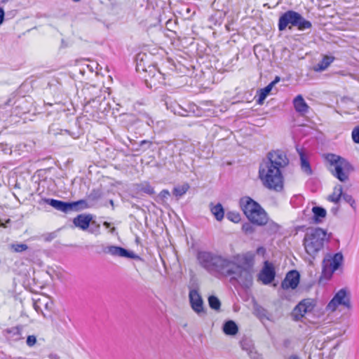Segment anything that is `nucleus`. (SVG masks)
Wrapping results in <instances>:
<instances>
[{
  "label": "nucleus",
  "mask_w": 359,
  "mask_h": 359,
  "mask_svg": "<svg viewBox=\"0 0 359 359\" xmlns=\"http://www.w3.org/2000/svg\"><path fill=\"white\" fill-rule=\"evenodd\" d=\"M255 255L251 252L233 256V264L229 271V276L236 280L243 287H250L253 282Z\"/></svg>",
  "instance_id": "f257e3e1"
},
{
  "label": "nucleus",
  "mask_w": 359,
  "mask_h": 359,
  "mask_svg": "<svg viewBox=\"0 0 359 359\" xmlns=\"http://www.w3.org/2000/svg\"><path fill=\"white\" fill-rule=\"evenodd\" d=\"M330 239V236L327 231L320 227L307 229L303 239V245L306 253L309 256L311 263L318 257Z\"/></svg>",
  "instance_id": "f03ea898"
},
{
  "label": "nucleus",
  "mask_w": 359,
  "mask_h": 359,
  "mask_svg": "<svg viewBox=\"0 0 359 359\" xmlns=\"http://www.w3.org/2000/svg\"><path fill=\"white\" fill-rule=\"evenodd\" d=\"M259 177L264 186L276 191L283 189V176L280 169L276 165L263 161L259 168Z\"/></svg>",
  "instance_id": "7ed1b4c3"
},
{
  "label": "nucleus",
  "mask_w": 359,
  "mask_h": 359,
  "mask_svg": "<svg viewBox=\"0 0 359 359\" xmlns=\"http://www.w3.org/2000/svg\"><path fill=\"white\" fill-rule=\"evenodd\" d=\"M240 206L249 221L258 225H265L268 222L267 214L261 205L249 196L240 200Z\"/></svg>",
  "instance_id": "20e7f679"
},
{
  "label": "nucleus",
  "mask_w": 359,
  "mask_h": 359,
  "mask_svg": "<svg viewBox=\"0 0 359 359\" xmlns=\"http://www.w3.org/2000/svg\"><path fill=\"white\" fill-rule=\"evenodd\" d=\"M287 27L290 29L296 27L299 31H305L312 27L311 21L304 18L299 13L288 10L283 13L278 19V30L284 31Z\"/></svg>",
  "instance_id": "39448f33"
},
{
  "label": "nucleus",
  "mask_w": 359,
  "mask_h": 359,
  "mask_svg": "<svg viewBox=\"0 0 359 359\" xmlns=\"http://www.w3.org/2000/svg\"><path fill=\"white\" fill-rule=\"evenodd\" d=\"M339 306L350 309L351 308V292L347 288L340 289L327 304V308L335 311Z\"/></svg>",
  "instance_id": "423d86ee"
},
{
  "label": "nucleus",
  "mask_w": 359,
  "mask_h": 359,
  "mask_svg": "<svg viewBox=\"0 0 359 359\" xmlns=\"http://www.w3.org/2000/svg\"><path fill=\"white\" fill-rule=\"evenodd\" d=\"M344 262V256L341 252H337L334 255H327L323 259V272L329 273L331 276L334 271L339 269Z\"/></svg>",
  "instance_id": "0eeeda50"
},
{
  "label": "nucleus",
  "mask_w": 359,
  "mask_h": 359,
  "mask_svg": "<svg viewBox=\"0 0 359 359\" xmlns=\"http://www.w3.org/2000/svg\"><path fill=\"white\" fill-rule=\"evenodd\" d=\"M233 264V257L231 259L217 254L215 264L212 268V273L210 274L216 276L217 274L229 276V271L231 270Z\"/></svg>",
  "instance_id": "6e6552de"
},
{
  "label": "nucleus",
  "mask_w": 359,
  "mask_h": 359,
  "mask_svg": "<svg viewBox=\"0 0 359 359\" xmlns=\"http://www.w3.org/2000/svg\"><path fill=\"white\" fill-rule=\"evenodd\" d=\"M264 161L269 164L276 165L280 170L286 167L289 163V159L287 158L285 153L281 150L269 152L267 158Z\"/></svg>",
  "instance_id": "1a4fd4ad"
},
{
  "label": "nucleus",
  "mask_w": 359,
  "mask_h": 359,
  "mask_svg": "<svg viewBox=\"0 0 359 359\" xmlns=\"http://www.w3.org/2000/svg\"><path fill=\"white\" fill-rule=\"evenodd\" d=\"M217 253L209 251H199L197 253V260L199 265L205 269L209 273H212V268Z\"/></svg>",
  "instance_id": "9d476101"
},
{
  "label": "nucleus",
  "mask_w": 359,
  "mask_h": 359,
  "mask_svg": "<svg viewBox=\"0 0 359 359\" xmlns=\"http://www.w3.org/2000/svg\"><path fill=\"white\" fill-rule=\"evenodd\" d=\"M276 276L275 268L272 263L265 261L264 266L258 274L257 280L264 285L271 283Z\"/></svg>",
  "instance_id": "9b49d317"
},
{
  "label": "nucleus",
  "mask_w": 359,
  "mask_h": 359,
  "mask_svg": "<svg viewBox=\"0 0 359 359\" xmlns=\"http://www.w3.org/2000/svg\"><path fill=\"white\" fill-rule=\"evenodd\" d=\"M142 58L140 60V62H137L136 69L138 72L142 71L145 72L148 74V77L151 79H155L156 77L157 80L159 82H161V79L163 81L165 80L164 74H162L159 69L156 68V67L154 65H149L146 68L144 67V65L142 64Z\"/></svg>",
  "instance_id": "f8f14e48"
},
{
  "label": "nucleus",
  "mask_w": 359,
  "mask_h": 359,
  "mask_svg": "<svg viewBox=\"0 0 359 359\" xmlns=\"http://www.w3.org/2000/svg\"><path fill=\"white\" fill-rule=\"evenodd\" d=\"M189 297L192 309L198 315L204 313L203 301L198 292L195 289L190 290Z\"/></svg>",
  "instance_id": "ddd939ff"
},
{
  "label": "nucleus",
  "mask_w": 359,
  "mask_h": 359,
  "mask_svg": "<svg viewBox=\"0 0 359 359\" xmlns=\"http://www.w3.org/2000/svg\"><path fill=\"white\" fill-rule=\"evenodd\" d=\"M299 278L300 275L297 271L292 270L289 271L281 283L282 288L284 290L295 289L299 285Z\"/></svg>",
  "instance_id": "4468645a"
},
{
  "label": "nucleus",
  "mask_w": 359,
  "mask_h": 359,
  "mask_svg": "<svg viewBox=\"0 0 359 359\" xmlns=\"http://www.w3.org/2000/svg\"><path fill=\"white\" fill-rule=\"evenodd\" d=\"M326 159L330 163H339L341 167H343L344 170L348 175L349 172L354 170L353 165L347 159L341 157L340 156L334 154H328L326 156Z\"/></svg>",
  "instance_id": "2eb2a0df"
},
{
  "label": "nucleus",
  "mask_w": 359,
  "mask_h": 359,
  "mask_svg": "<svg viewBox=\"0 0 359 359\" xmlns=\"http://www.w3.org/2000/svg\"><path fill=\"white\" fill-rule=\"evenodd\" d=\"M93 219V216L90 214H81L77 215L73 219V224L75 226L81 229L83 231L87 230L90 226V223Z\"/></svg>",
  "instance_id": "dca6fc26"
},
{
  "label": "nucleus",
  "mask_w": 359,
  "mask_h": 359,
  "mask_svg": "<svg viewBox=\"0 0 359 359\" xmlns=\"http://www.w3.org/2000/svg\"><path fill=\"white\" fill-rule=\"evenodd\" d=\"M44 202L56 209L57 210H60L63 212H68L70 211L69 202H65L54 198H45Z\"/></svg>",
  "instance_id": "f3484780"
},
{
  "label": "nucleus",
  "mask_w": 359,
  "mask_h": 359,
  "mask_svg": "<svg viewBox=\"0 0 359 359\" xmlns=\"http://www.w3.org/2000/svg\"><path fill=\"white\" fill-rule=\"evenodd\" d=\"M22 325H17L10 328H7L4 330L5 335L7 339L13 341H18L23 338L22 337Z\"/></svg>",
  "instance_id": "a211bd4d"
},
{
  "label": "nucleus",
  "mask_w": 359,
  "mask_h": 359,
  "mask_svg": "<svg viewBox=\"0 0 359 359\" xmlns=\"http://www.w3.org/2000/svg\"><path fill=\"white\" fill-rule=\"evenodd\" d=\"M293 104L295 110L301 114H305L309 111V107L301 95H298L294 99Z\"/></svg>",
  "instance_id": "6ab92c4d"
},
{
  "label": "nucleus",
  "mask_w": 359,
  "mask_h": 359,
  "mask_svg": "<svg viewBox=\"0 0 359 359\" xmlns=\"http://www.w3.org/2000/svg\"><path fill=\"white\" fill-rule=\"evenodd\" d=\"M312 212L313 214V222L314 224L322 223L327 215L326 210L320 206L313 207Z\"/></svg>",
  "instance_id": "aec40b11"
},
{
  "label": "nucleus",
  "mask_w": 359,
  "mask_h": 359,
  "mask_svg": "<svg viewBox=\"0 0 359 359\" xmlns=\"http://www.w3.org/2000/svg\"><path fill=\"white\" fill-rule=\"evenodd\" d=\"M332 165H334V170L332 172V175L337 178L340 182H346L348 179V175L344 170L339 163H330Z\"/></svg>",
  "instance_id": "412c9836"
},
{
  "label": "nucleus",
  "mask_w": 359,
  "mask_h": 359,
  "mask_svg": "<svg viewBox=\"0 0 359 359\" xmlns=\"http://www.w3.org/2000/svg\"><path fill=\"white\" fill-rule=\"evenodd\" d=\"M222 330L226 335L231 336L236 335L238 332V325L231 320H229L224 323Z\"/></svg>",
  "instance_id": "4be33fe9"
},
{
  "label": "nucleus",
  "mask_w": 359,
  "mask_h": 359,
  "mask_svg": "<svg viewBox=\"0 0 359 359\" xmlns=\"http://www.w3.org/2000/svg\"><path fill=\"white\" fill-rule=\"evenodd\" d=\"M334 57L325 55L322 60H320L315 67L314 70L316 72H323L325 70L331 63L334 60Z\"/></svg>",
  "instance_id": "5701e85b"
},
{
  "label": "nucleus",
  "mask_w": 359,
  "mask_h": 359,
  "mask_svg": "<svg viewBox=\"0 0 359 359\" xmlns=\"http://www.w3.org/2000/svg\"><path fill=\"white\" fill-rule=\"evenodd\" d=\"M210 212L215 216V219L220 222L223 219L224 216V210L221 203L213 205L210 203Z\"/></svg>",
  "instance_id": "b1692460"
},
{
  "label": "nucleus",
  "mask_w": 359,
  "mask_h": 359,
  "mask_svg": "<svg viewBox=\"0 0 359 359\" xmlns=\"http://www.w3.org/2000/svg\"><path fill=\"white\" fill-rule=\"evenodd\" d=\"M343 194V187L341 184H337L334 187L332 194L327 196V200L334 203H338L341 198Z\"/></svg>",
  "instance_id": "393cba45"
},
{
  "label": "nucleus",
  "mask_w": 359,
  "mask_h": 359,
  "mask_svg": "<svg viewBox=\"0 0 359 359\" xmlns=\"http://www.w3.org/2000/svg\"><path fill=\"white\" fill-rule=\"evenodd\" d=\"M69 206L70 211H80L89 208L87 201L84 199L79 200L77 201L69 202Z\"/></svg>",
  "instance_id": "a878e982"
},
{
  "label": "nucleus",
  "mask_w": 359,
  "mask_h": 359,
  "mask_svg": "<svg viewBox=\"0 0 359 359\" xmlns=\"http://www.w3.org/2000/svg\"><path fill=\"white\" fill-rule=\"evenodd\" d=\"M299 156L302 170L307 175H311L313 172L309 161L306 159L303 152H299Z\"/></svg>",
  "instance_id": "bb28decb"
},
{
  "label": "nucleus",
  "mask_w": 359,
  "mask_h": 359,
  "mask_svg": "<svg viewBox=\"0 0 359 359\" xmlns=\"http://www.w3.org/2000/svg\"><path fill=\"white\" fill-rule=\"evenodd\" d=\"M306 313H307V311L304 303L299 302L293 309L292 315L296 320H299L302 318Z\"/></svg>",
  "instance_id": "cd10ccee"
},
{
  "label": "nucleus",
  "mask_w": 359,
  "mask_h": 359,
  "mask_svg": "<svg viewBox=\"0 0 359 359\" xmlns=\"http://www.w3.org/2000/svg\"><path fill=\"white\" fill-rule=\"evenodd\" d=\"M272 88H273L269 84H268L266 87H264V88H261L257 91L258 99L257 100V102L259 104H262L264 102V100L270 93Z\"/></svg>",
  "instance_id": "c85d7f7f"
},
{
  "label": "nucleus",
  "mask_w": 359,
  "mask_h": 359,
  "mask_svg": "<svg viewBox=\"0 0 359 359\" xmlns=\"http://www.w3.org/2000/svg\"><path fill=\"white\" fill-rule=\"evenodd\" d=\"M116 257H126L130 259H140V257L132 251H129L122 247H118Z\"/></svg>",
  "instance_id": "c756f323"
},
{
  "label": "nucleus",
  "mask_w": 359,
  "mask_h": 359,
  "mask_svg": "<svg viewBox=\"0 0 359 359\" xmlns=\"http://www.w3.org/2000/svg\"><path fill=\"white\" fill-rule=\"evenodd\" d=\"M189 189V184L184 183L182 185H178L175 187L172 190V194L176 197H181L187 193Z\"/></svg>",
  "instance_id": "7c9ffc66"
},
{
  "label": "nucleus",
  "mask_w": 359,
  "mask_h": 359,
  "mask_svg": "<svg viewBox=\"0 0 359 359\" xmlns=\"http://www.w3.org/2000/svg\"><path fill=\"white\" fill-rule=\"evenodd\" d=\"M137 188L140 191L149 195H153L154 194V189L149 182L141 183L138 184Z\"/></svg>",
  "instance_id": "2f4dec72"
},
{
  "label": "nucleus",
  "mask_w": 359,
  "mask_h": 359,
  "mask_svg": "<svg viewBox=\"0 0 359 359\" xmlns=\"http://www.w3.org/2000/svg\"><path fill=\"white\" fill-rule=\"evenodd\" d=\"M208 304L212 309L215 311H219L220 309L221 302L219 299L214 295H211L208 297Z\"/></svg>",
  "instance_id": "473e14b6"
},
{
  "label": "nucleus",
  "mask_w": 359,
  "mask_h": 359,
  "mask_svg": "<svg viewBox=\"0 0 359 359\" xmlns=\"http://www.w3.org/2000/svg\"><path fill=\"white\" fill-rule=\"evenodd\" d=\"M341 197L343 198V200L346 203H348L354 210H356V203L351 195L343 192Z\"/></svg>",
  "instance_id": "72a5a7b5"
},
{
  "label": "nucleus",
  "mask_w": 359,
  "mask_h": 359,
  "mask_svg": "<svg viewBox=\"0 0 359 359\" xmlns=\"http://www.w3.org/2000/svg\"><path fill=\"white\" fill-rule=\"evenodd\" d=\"M226 218L234 223H238L241 219V215L235 211L228 212L226 214Z\"/></svg>",
  "instance_id": "f704fd0d"
},
{
  "label": "nucleus",
  "mask_w": 359,
  "mask_h": 359,
  "mask_svg": "<svg viewBox=\"0 0 359 359\" xmlns=\"http://www.w3.org/2000/svg\"><path fill=\"white\" fill-rule=\"evenodd\" d=\"M11 249L15 252H21L28 249V246L23 243H13L11 245Z\"/></svg>",
  "instance_id": "c9c22d12"
},
{
  "label": "nucleus",
  "mask_w": 359,
  "mask_h": 359,
  "mask_svg": "<svg viewBox=\"0 0 359 359\" xmlns=\"http://www.w3.org/2000/svg\"><path fill=\"white\" fill-rule=\"evenodd\" d=\"M254 223L245 222L242 226V230L245 234H251L255 231Z\"/></svg>",
  "instance_id": "e433bc0d"
},
{
  "label": "nucleus",
  "mask_w": 359,
  "mask_h": 359,
  "mask_svg": "<svg viewBox=\"0 0 359 359\" xmlns=\"http://www.w3.org/2000/svg\"><path fill=\"white\" fill-rule=\"evenodd\" d=\"M118 247L119 246L109 245L104 248L103 251L104 253L110 254L112 256L116 257Z\"/></svg>",
  "instance_id": "4c0bfd02"
},
{
  "label": "nucleus",
  "mask_w": 359,
  "mask_h": 359,
  "mask_svg": "<svg viewBox=\"0 0 359 359\" xmlns=\"http://www.w3.org/2000/svg\"><path fill=\"white\" fill-rule=\"evenodd\" d=\"M102 196V192L99 189H93L88 195L89 199L92 201H97Z\"/></svg>",
  "instance_id": "58836bf2"
},
{
  "label": "nucleus",
  "mask_w": 359,
  "mask_h": 359,
  "mask_svg": "<svg viewBox=\"0 0 359 359\" xmlns=\"http://www.w3.org/2000/svg\"><path fill=\"white\" fill-rule=\"evenodd\" d=\"M170 192L168 189L162 190L158 196V202L163 203L170 196Z\"/></svg>",
  "instance_id": "ea45409f"
},
{
  "label": "nucleus",
  "mask_w": 359,
  "mask_h": 359,
  "mask_svg": "<svg viewBox=\"0 0 359 359\" xmlns=\"http://www.w3.org/2000/svg\"><path fill=\"white\" fill-rule=\"evenodd\" d=\"M41 304H42V300L39 299L38 301H36L34 303V308L36 312H38V313L41 312L43 314V317L48 318L50 315H47L43 312V311L41 309Z\"/></svg>",
  "instance_id": "a19ab883"
},
{
  "label": "nucleus",
  "mask_w": 359,
  "mask_h": 359,
  "mask_svg": "<svg viewBox=\"0 0 359 359\" xmlns=\"http://www.w3.org/2000/svg\"><path fill=\"white\" fill-rule=\"evenodd\" d=\"M255 311L260 318L269 319V317L267 316V311L265 309L259 306L256 308Z\"/></svg>",
  "instance_id": "79ce46f5"
},
{
  "label": "nucleus",
  "mask_w": 359,
  "mask_h": 359,
  "mask_svg": "<svg viewBox=\"0 0 359 359\" xmlns=\"http://www.w3.org/2000/svg\"><path fill=\"white\" fill-rule=\"evenodd\" d=\"M353 141L355 143L359 144V126L353 128L351 133Z\"/></svg>",
  "instance_id": "37998d69"
},
{
  "label": "nucleus",
  "mask_w": 359,
  "mask_h": 359,
  "mask_svg": "<svg viewBox=\"0 0 359 359\" xmlns=\"http://www.w3.org/2000/svg\"><path fill=\"white\" fill-rule=\"evenodd\" d=\"M27 345L29 346H33L36 343V337L34 335H29L26 341Z\"/></svg>",
  "instance_id": "c03bdc74"
},
{
  "label": "nucleus",
  "mask_w": 359,
  "mask_h": 359,
  "mask_svg": "<svg viewBox=\"0 0 359 359\" xmlns=\"http://www.w3.org/2000/svg\"><path fill=\"white\" fill-rule=\"evenodd\" d=\"M41 306H43L46 310L50 311L53 309V303L52 301L46 299V302L42 301Z\"/></svg>",
  "instance_id": "a18cd8bd"
},
{
  "label": "nucleus",
  "mask_w": 359,
  "mask_h": 359,
  "mask_svg": "<svg viewBox=\"0 0 359 359\" xmlns=\"http://www.w3.org/2000/svg\"><path fill=\"white\" fill-rule=\"evenodd\" d=\"M300 302H304V306L306 309V311H311L313 308V304H312V302L310 301V299H303L302 301H301Z\"/></svg>",
  "instance_id": "49530a36"
},
{
  "label": "nucleus",
  "mask_w": 359,
  "mask_h": 359,
  "mask_svg": "<svg viewBox=\"0 0 359 359\" xmlns=\"http://www.w3.org/2000/svg\"><path fill=\"white\" fill-rule=\"evenodd\" d=\"M5 13L3 8L0 7V25L4 22Z\"/></svg>",
  "instance_id": "de8ad7c7"
},
{
  "label": "nucleus",
  "mask_w": 359,
  "mask_h": 359,
  "mask_svg": "<svg viewBox=\"0 0 359 359\" xmlns=\"http://www.w3.org/2000/svg\"><path fill=\"white\" fill-rule=\"evenodd\" d=\"M279 81L280 77L277 76L275 77L274 80L269 83V85L273 88Z\"/></svg>",
  "instance_id": "09e8293b"
},
{
  "label": "nucleus",
  "mask_w": 359,
  "mask_h": 359,
  "mask_svg": "<svg viewBox=\"0 0 359 359\" xmlns=\"http://www.w3.org/2000/svg\"><path fill=\"white\" fill-rule=\"evenodd\" d=\"M144 144H147L148 147H150V146L152 144L151 142L148 140H142L140 142V146H144Z\"/></svg>",
  "instance_id": "8fccbe9b"
},
{
  "label": "nucleus",
  "mask_w": 359,
  "mask_h": 359,
  "mask_svg": "<svg viewBox=\"0 0 359 359\" xmlns=\"http://www.w3.org/2000/svg\"><path fill=\"white\" fill-rule=\"evenodd\" d=\"M103 225H104L106 228H109V227H110V226H111V224H110L109 222H104L103 223Z\"/></svg>",
  "instance_id": "3c124183"
},
{
  "label": "nucleus",
  "mask_w": 359,
  "mask_h": 359,
  "mask_svg": "<svg viewBox=\"0 0 359 359\" xmlns=\"http://www.w3.org/2000/svg\"><path fill=\"white\" fill-rule=\"evenodd\" d=\"M331 211L335 215L338 211V208H332Z\"/></svg>",
  "instance_id": "603ef678"
},
{
  "label": "nucleus",
  "mask_w": 359,
  "mask_h": 359,
  "mask_svg": "<svg viewBox=\"0 0 359 359\" xmlns=\"http://www.w3.org/2000/svg\"><path fill=\"white\" fill-rule=\"evenodd\" d=\"M173 112H174L175 114H180V115H182V116H183V115H184V114H181L180 111H177L175 109H174Z\"/></svg>",
  "instance_id": "864d4df0"
},
{
  "label": "nucleus",
  "mask_w": 359,
  "mask_h": 359,
  "mask_svg": "<svg viewBox=\"0 0 359 359\" xmlns=\"http://www.w3.org/2000/svg\"><path fill=\"white\" fill-rule=\"evenodd\" d=\"M289 359H298L297 355H291Z\"/></svg>",
  "instance_id": "5fc2aeb1"
},
{
  "label": "nucleus",
  "mask_w": 359,
  "mask_h": 359,
  "mask_svg": "<svg viewBox=\"0 0 359 359\" xmlns=\"http://www.w3.org/2000/svg\"><path fill=\"white\" fill-rule=\"evenodd\" d=\"M109 203H110V205H114V201L112 200H110Z\"/></svg>",
  "instance_id": "6e6d98bb"
},
{
  "label": "nucleus",
  "mask_w": 359,
  "mask_h": 359,
  "mask_svg": "<svg viewBox=\"0 0 359 359\" xmlns=\"http://www.w3.org/2000/svg\"><path fill=\"white\" fill-rule=\"evenodd\" d=\"M263 248H258L257 251L259 252L260 250H262Z\"/></svg>",
  "instance_id": "4d7b16f0"
}]
</instances>
